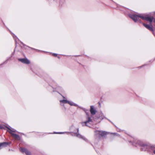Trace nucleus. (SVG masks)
<instances>
[{
  "label": "nucleus",
  "instance_id": "1",
  "mask_svg": "<svg viewBox=\"0 0 155 155\" xmlns=\"http://www.w3.org/2000/svg\"><path fill=\"white\" fill-rule=\"evenodd\" d=\"M128 138L130 140H128L129 143L136 147L140 146L142 151H149L155 148V145H152L149 143L145 142L134 137L129 136Z\"/></svg>",
  "mask_w": 155,
  "mask_h": 155
},
{
  "label": "nucleus",
  "instance_id": "21",
  "mask_svg": "<svg viewBox=\"0 0 155 155\" xmlns=\"http://www.w3.org/2000/svg\"><path fill=\"white\" fill-rule=\"evenodd\" d=\"M64 132H59V133H55L54 132L55 134H63Z\"/></svg>",
  "mask_w": 155,
  "mask_h": 155
},
{
  "label": "nucleus",
  "instance_id": "16",
  "mask_svg": "<svg viewBox=\"0 0 155 155\" xmlns=\"http://www.w3.org/2000/svg\"><path fill=\"white\" fill-rule=\"evenodd\" d=\"M55 89L57 91H63V89L62 87L60 86H58L57 87H56Z\"/></svg>",
  "mask_w": 155,
  "mask_h": 155
},
{
  "label": "nucleus",
  "instance_id": "23",
  "mask_svg": "<svg viewBox=\"0 0 155 155\" xmlns=\"http://www.w3.org/2000/svg\"><path fill=\"white\" fill-rule=\"evenodd\" d=\"M62 97L63 98V99H65V97L64 96H62Z\"/></svg>",
  "mask_w": 155,
  "mask_h": 155
},
{
  "label": "nucleus",
  "instance_id": "24",
  "mask_svg": "<svg viewBox=\"0 0 155 155\" xmlns=\"http://www.w3.org/2000/svg\"><path fill=\"white\" fill-rule=\"evenodd\" d=\"M78 106V107H79L81 108H81H82V107H79V106Z\"/></svg>",
  "mask_w": 155,
  "mask_h": 155
},
{
  "label": "nucleus",
  "instance_id": "4",
  "mask_svg": "<svg viewBox=\"0 0 155 155\" xmlns=\"http://www.w3.org/2000/svg\"><path fill=\"white\" fill-rule=\"evenodd\" d=\"M95 135L97 137L100 138L104 137L107 134V132L102 130H96L94 131Z\"/></svg>",
  "mask_w": 155,
  "mask_h": 155
},
{
  "label": "nucleus",
  "instance_id": "7",
  "mask_svg": "<svg viewBox=\"0 0 155 155\" xmlns=\"http://www.w3.org/2000/svg\"><path fill=\"white\" fill-rule=\"evenodd\" d=\"M96 118H95L94 120L97 119H100L101 120H102L104 118H106L105 117L104 114L101 113H99L98 114H97L96 115Z\"/></svg>",
  "mask_w": 155,
  "mask_h": 155
},
{
  "label": "nucleus",
  "instance_id": "20",
  "mask_svg": "<svg viewBox=\"0 0 155 155\" xmlns=\"http://www.w3.org/2000/svg\"><path fill=\"white\" fill-rule=\"evenodd\" d=\"M152 150L153 151V153L154 154H155V148H154Z\"/></svg>",
  "mask_w": 155,
  "mask_h": 155
},
{
  "label": "nucleus",
  "instance_id": "22",
  "mask_svg": "<svg viewBox=\"0 0 155 155\" xmlns=\"http://www.w3.org/2000/svg\"><path fill=\"white\" fill-rule=\"evenodd\" d=\"M35 50L37 51H40V50H37V49H35Z\"/></svg>",
  "mask_w": 155,
  "mask_h": 155
},
{
  "label": "nucleus",
  "instance_id": "9",
  "mask_svg": "<svg viewBox=\"0 0 155 155\" xmlns=\"http://www.w3.org/2000/svg\"><path fill=\"white\" fill-rule=\"evenodd\" d=\"M18 60L25 64H28L30 63L29 61L27 58H19L18 59Z\"/></svg>",
  "mask_w": 155,
  "mask_h": 155
},
{
  "label": "nucleus",
  "instance_id": "3",
  "mask_svg": "<svg viewBox=\"0 0 155 155\" xmlns=\"http://www.w3.org/2000/svg\"><path fill=\"white\" fill-rule=\"evenodd\" d=\"M81 108L85 112L87 117L86 120L84 122H81V124L83 127L86 126L90 127L93 124V120L92 119V117L90 116L88 113H87V111H88L87 110L84 108Z\"/></svg>",
  "mask_w": 155,
  "mask_h": 155
},
{
  "label": "nucleus",
  "instance_id": "17",
  "mask_svg": "<svg viewBox=\"0 0 155 155\" xmlns=\"http://www.w3.org/2000/svg\"><path fill=\"white\" fill-rule=\"evenodd\" d=\"M7 127L5 126L4 125H3V124L0 125V129H5V127L7 128Z\"/></svg>",
  "mask_w": 155,
  "mask_h": 155
},
{
  "label": "nucleus",
  "instance_id": "26",
  "mask_svg": "<svg viewBox=\"0 0 155 155\" xmlns=\"http://www.w3.org/2000/svg\"><path fill=\"white\" fill-rule=\"evenodd\" d=\"M108 121H109L110 122H111V121H110V120H108Z\"/></svg>",
  "mask_w": 155,
  "mask_h": 155
},
{
  "label": "nucleus",
  "instance_id": "18",
  "mask_svg": "<svg viewBox=\"0 0 155 155\" xmlns=\"http://www.w3.org/2000/svg\"><path fill=\"white\" fill-rule=\"evenodd\" d=\"M12 35L13 38L14 39L16 40V36L13 34L12 33Z\"/></svg>",
  "mask_w": 155,
  "mask_h": 155
},
{
  "label": "nucleus",
  "instance_id": "11",
  "mask_svg": "<svg viewBox=\"0 0 155 155\" xmlns=\"http://www.w3.org/2000/svg\"><path fill=\"white\" fill-rule=\"evenodd\" d=\"M7 128L8 129L7 130V131L9 132V133L12 135V134H15L13 133V132H16V130L12 128L10 126H9L8 127H7Z\"/></svg>",
  "mask_w": 155,
  "mask_h": 155
},
{
  "label": "nucleus",
  "instance_id": "25",
  "mask_svg": "<svg viewBox=\"0 0 155 155\" xmlns=\"http://www.w3.org/2000/svg\"><path fill=\"white\" fill-rule=\"evenodd\" d=\"M154 34V36H155V34L154 33H153Z\"/></svg>",
  "mask_w": 155,
  "mask_h": 155
},
{
  "label": "nucleus",
  "instance_id": "27",
  "mask_svg": "<svg viewBox=\"0 0 155 155\" xmlns=\"http://www.w3.org/2000/svg\"><path fill=\"white\" fill-rule=\"evenodd\" d=\"M32 49H34L33 48H32Z\"/></svg>",
  "mask_w": 155,
  "mask_h": 155
},
{
  "label": "nucleus",
  "instance_id": "14",
  "mask_svg": "<svg viewBox=\"0 0 155 155\" xmlns=\"http://www.w3.org/2000/svg\"><path fill=\"white\" fill-rule=\"evenodd\" d=\"M68 104L70 105L71 106H78V105L77 104L74 103L72 101H68Z\"/></svg>",
  "mask_w": 155,
  "mask_h": 155
},
{
  "label": "nucleus",
  "instance_id": "5",
  "mask_svg": "<svg viewBox=\"0 0 155 155\" xmlns=\"http://www.w3.org/2000/svg\"><path fill=\"white\" fill-rule=\"evenodd\" d=\"M77 131H78L77 133H74V136H75L79 138L82 139L86 141L87 140L86 138H85L84 137L82 136L79 133H78L79 129L78 128L77 129Z\"/></svg>",
  "mask_w": 155,
  "mask_h": 155
},
{
  "label": "nucleus",
  "instance_id": "6",
  "mask_svg": "<svg viewBox=\"0 0 155 155\" xmlns=\"http://www.w3.org/2000/svg\"><path fill=\"white\" fill-rule=\"evenodd\" d=\"M90 111L91 114L92 115H95L97 112L95 107L92 105L90 106Z\"/></svg>",
  "mask_w": 155,
  "mask_h": 155
},
{
  "label": "nucleus",
  "instance_id": "19",
  "mask_svg": "<svg viewBox=\"0 0 155 155\" xmlns=\"http://www.w3.org/2000/svg\"><path fill=\"white\" fill-rule=\"evenodd\" d=\"M52 55L55 57H56L57 55V54L56 53H52Z\"/></svg>",
  "mask_w": 155,
  "mask_h": 155
},
{
  "label": "nucleus",
  "instance_id": "12",
  "mask_svg": "<svg viewBox=\"0 0 155 155\" xmlns=\"http://www.w3.org/2000/svg\"><path fill=\"white\" fill-rule=\"evenodd\" d=\"M8 142H4L0 143V149L3 147L7 146L8 144Z\"/></svg>",
  "mask_w": 155,
  "mask_h": 155
},
{
  "label": "nucleus",
  "instance_id": "8",
  "mask_svg": "<svg viewBox=\"0 0 155 155\" xmlns=\"http://www.w3.org/2000/svg\"><path fill=\"white\" fill-rule=\"evenodd\" d=\"M143 25L147 28L149 29V30L153 31V34L154 35L153 33H154L155 34V31H153V29L152 28V26L151 25H149L145 23H143Z\"/></svg>",
  "mask_w": 155,
  "mask_h": 155
},
{
  "label": "nucleus",
  "instance_id": "15",
  "mask_svg": "<svg viewBox=\"0 0 155 155\" xmlns=\"http://www.w3.org/2000/svg\"><path fill=\"white\" fill-rule=\"evenodd\" d=\"M68 101L64 99L62 100H60V103H63V104H66L68 103Z\"/></svg>",
  "mask_w": 155,
  "mask_h": 155
},
{
  "label": "nucleus",
  "instance_id": "2",
  "mask_svg": "<svg viewBox=\"0 0 155 155\" xmlns=\"http://www.w3.org/2000/svg\"><path fill=\"white\" fill-rule=\"evenodd\" d=\"M129 16L135 22H139L141 23L142 22L140 19V18H141L143 20L149 21L150 23H151L153 21V22L155 23V18L153 17L148 16L146 14H129Z\"/></svg>",
  "mask_w": 155,
  "mask_h": 155
},
{
  "label": "nucleus",
  "instance_id": "13",
  "mask_svg": "<svg viewBox=\"0 0 155 155\" xmlns=\"http://www.w3.org/2000/svg\"><path fill=\"white\" fill-rule=\"evenodd\" d=\"M14 138L16 140H20V137L19 136L16 134H12V135Z\"/></svg>",
  "mask_w": 155,
  "mask_h": 155
},
{
  "label": "nucleus",
  "instance_id": "10",
  "mask_svg": "<svg viewBox=\"0 0 155 155\" xmlns=\"http://www.w3.org/2000/svg\"><path fill=\"white\" fill-rule=\"evenodd\" d=\"M20 150L23 153H25L26 155H31L30 152L25 148H20Z\"/></svg>",
  "mask_w": 155,
  "mask_h": 155
}]
</instances>
